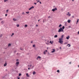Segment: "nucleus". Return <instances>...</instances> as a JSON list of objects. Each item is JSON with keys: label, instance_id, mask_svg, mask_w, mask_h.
I'll return each mask as SVG.
<instances>
[{"label": "nucleus", "instance_id": "nucleus-25", "mask_svg": "<svg viewBox=\"0 0 79 79\" xmlns=\"http://www.w3.org/2000/svg\"><path fill=\"white\" fill-rule=\"evenodd\" d=\"M26 13H27V14H29V12H26Z\"/></svg>", "mask_w": 79, "mask_h": 79}, {"label": "nucleus", "instance_id": "nucleus-39", "mask_svg": "<svg viewBox=\"0 0 79 79\" xmlns=\"http://www.w3.org/2000/svg\"><path fill=\"white\" fill-rule=\"evenodd\" d=\"M34 4H35V5H36L37 4V3H34Z\"/></svg>", "mask_w": 79, "mask_h": 79}, {"label": "nucleus", "instance_id": "nucleus-1", "mask_svg": "<svg viewBox=\"0 0 79 79\" xmlns=\"http://www.w3.org/2000/svg\"><path fill=\"white\" fill-rule=\"evenodd\" d=\"M64 37V35H62L61 36V38H60L59 39V41H58V42L61 44H63L62 43H63V38Z\"/></svg>", "mask_w": 79, "mask_h": 79}, {"label": "nucleus", "instance_id": "nucleus-15", "mask_svg": "<svg viewBox=\"0 0 79 79\" xmlns=\"http://www.w3.org/2000/svg\"><path fill=\"white\" fill-rule=\"evenodd\" d=\"M11 44H9L8 45V47H10V46H11Z\"/></svg>", "mask_w": 79, "mask_h": 79}, {"label": "nucleus", "instance_id": "nucleus-31", "mask_svg": "<svg viewBox=\"0 0 79 79\" xmlns=\"http://www.w3.org/2000/svg\"><path fill=\"white\" fill-rule=\"evenodd\" d=\"M19 76H21V73H19Z\"/></svg>", "mask_w": 79, "mask_h": 79}, {"label": "nucleus", "instance_id": "nucleus-48", "mask_svg": "<svg viewBox=\"0 0 79 79\" xmlns=\"http://www.w3.org/2000/svg\"><path fill=\"white\" fill-rule=\"evenodd\" d=\"M78 34H79V31L78 32Z\"/></svg>", "mask_w": 79, "mask_h": 79}, {"label": "nucleus", "instance_id": "nucleus-18", "mask_svg": "<svg viewBox=\"0 0 79 79\" xmlns=\"http://www.w3.org/2000/svg\"><path fill=\"white\" fill-rule=\"evenodd\" d=\"M26 75L27 77H29V75H28V73H26Z\"/></svg>", "mask_w": 79, "mask_h": 79}, {"label": "nucleus", "instance_id": "nucleus-51", "mask_svg": "<svg viewBox=\"0 0 79 79\" xmlns=\"http://www.w3.org/2000/svg\"><path fill=\"white\" fill-rule=\"evenodd\" d=\"M29 66H30V65H28V67H29Z\"/></svg>", "mask_w": 79, "mask_h": 79}, {"label": "nucleus", "instance_id": "nucleus-49", "mask_svg": "<svg viewBox=\"0 0 79 79\" xmlns=\"http://www.w3.org/2000/svg\"><path fill=\"white\" fill-rule=\"evenodd\" d=\"M17 61H18V59H17L16 60Z\"/></svg>", "mask_w": 79, "mask_h": 79}, {"label": "nucleus", "instance_id": "nucleus-44", "mask_svg": "<svg viewBox=\"0 0 79 79\" xmlns=\"http://www.w3.org/2000/svg\"><path fill=\"white\" fill-rule=\"evenodd\" d=\"M36 27H38V25H36Z\"/></svg>", "mask_w": 79, "mask_h": 79}, {"label": "nucleus", "instance_id": "nucleus-4", "mask_svg": "<svg viewBox=\"0 0 79 79\" xmlns=\"http://www.w3.org/2000/svg\"><path fill=\"white\" fill-rule=\"evenodd\" d=\"M56 10H57V9L56 8V7H55V9L52 10V11H53V12H55V10L56 11Z\"/></svg>", "mask_w": 79, "mask_h": 79}, {"label": "nucleus", "instance_id": "nucleus-24", "mask_svg": "<svg viewBox=\"0 0 79 79\" xmlns=\"http://www.w3.org/2000/svg\"><path fill=\"white\" fill-rule=\"evenodd\" d=\"M27 27V25H25V27Z\"/></svg>", "mask_w": 79, "mask_h": 79}, {"label": "nucleus", "instance_id": "nucleus-59", "mask_svg": "<svg viewBox=\"0 0 79 79\" xmlns=\"http://www.w3.org/2000/svg\"><path fill=\"white\" fill-rule=\"evenodd\" d=\"M36 0V1H37V0Z\"/></svg>", "mask_w": 79, "mask_h": 79}, {"label": "nucleus", "instance_id": "nucleus-47", "mask_svg": "<svg viewBox=\"0 0 79 79\" xmlns=\"http://www.w3.org/2000/svg\"><path fill=\"white\" fill-rule=\"evenodd\" d=\"M20 50H23V49H22L20 48Z\"/></svg>", "mask_w": 79, "mask_h": 79}, {"label": "nucleus", "instance_id": "nucleus-45", "mask_svg": "<svg viewBox=\"0 0 79 79\" xmlns=\"http://www.w3.org/2000/svg\"><path fill=\"white\" fill-rule=\"evenodd\" d=\"M33 42L32 41H31V44H32V43H33Z\"/></svg>", "mask_w": 79, "mask_h": 79}, {"label": "nucleus", "instance_id": "nucleus-42", "mask_svg": "<svg viewBox=\"0 0 79 79\" xmlns=\"http://www.w3.org/2000/svg\"><path fill=\"white\" fill-rule=\"evenodd\" d=\"M40 4H42V2H40Z\"/></svg>", "mask_w": 79, "mask_h": 79}, {"label": "nucleus", "instance_id": "nucleus-50", "mask_svg": "<svg viewBox=\"0 0 79 79\" xmlns=\"http://www.w3.org/2000/svg\"><path fill=\"white\" fill-rule=\"evenodd\" d=\"M69 64H71V62H69Z\"/></svg>", "mask_w": 79, "mask_h": 79}, {"label": "nucleus", "instance_id": "nucleus-28", "mask_svg": "<svg viewBox=\"0 0 79 79\" xmlns=\"http://www.w3.org/2000/svg\"><path fill=\"white\" fill-rule=\"evenodd\" d=\"M57 73H60V70H58L57 71Z\"/></svg>", "mask_w": 79, "mask_h": 79}, {"label": "nucleus", "instance_id": "nucleus-29", "mask_svg": "<svg viewBox=\"0 0 79 79\" xmlns=\"http://www.w3.org/2000/svg\"><path fill=\"white\" fill-rule=\"evenodd\" d=\"M6 11V13H8V10H7Z\"/></svg>", "mask_w": 79, "mask_h": 79}, {"label": "nucleus", "instance_id": "nucleus-14", "mask_svg": "<svg viewBox=\"0 0 79 79\" xmlns=\"http://www.w3.org/2000/svg\"><path fill=\"white\" fill-rule=\"evenodd\" d=\"M68 23H70V22H71V20H68L67 21Z\"/></svg>", "mask_w": 79, "mask_h": 79}, {"label": "nucleus", "instance_id": "nucleus-46", "mask_svg": "<svg viewBox=\"0 0 79 79\" xmlns=\"http://www.w3.org/2000/svg\"><path fill=\"white\" fill-rule=\"evenodd\" d=\"M50 43H52V41H51L50 42Z\"/></svg>", "mask_w": 79, "mask_h": 79}, {"label": "nucleus", "instance_id": "nucleus-23", "mask_svg": "<svg viewBox=\"0 0 79 79\" xmlns=\"http://www.w3.org/2000/svg\"><path fill=\"white\" fill-rule=\"evenodd\" d=\"M14 35V33H13L12 34V35H11V37H12L13 35Z\"/></svg>", "mask_w": 79, "mask_h": 79}, {"label": "nucleus", "instance_id": "nucleus-37", "mask_svg": "<svg viewBox=\"0 0 79 79\" xmlns=\"http://www.w3.org/2000/svg\"><path fill=\"white\" fill-rule=\"evenodd\" d=\"M33 47H35V45L34 44L33 45Z\"/></svg>", "mask_w": 79, "mask_h": 79}, {"label": "nucleus", "instance_id": "nucleus-43", "mask_svg": "<svg viewBox=\"0 0 79 79\" xmlns=\"http://www.w3.org/2000/svg\"><path fill=\"white\" fill-rule=\"evenodd\" d=\"M5 16H7V14H6L5 15Z\"/></svg>", "mask_w": 79, "mask_h": 79}, {"label": "nucleus", "instance_id": "nucleus-11", "mask_svg": "<svg viewBox=\"0 0 79 79\" xmlns=\"http://www.w3.org/2000/svg\"><path fill=\"white\" fill-rule=\"evenodd\" d=\"M1 23L2 24H4V23H5V21H2L1 22Z\"/></svg>", "mask_w": 79, "mask_h": 79}, {"label": "nucleus", "instance_id": "nucleus-21", "mask_svg": "<svg viewBox=\"0 0 79 79\" xmlns=\"http://www.w3.org/2000/svg\"><path fill=\"white\" fill-rule=\"evenodd\" d=\"M62 29H63H63H64V26H63L62 27Z\"/></svg>", "mask_w": 79, "mask_h": 79}, {"label": "nucleus", "instance_id": "nucleus-8", "mask_svg": "<svg viewBox=\"0 0 79 79\" xmlns=\"http://www.w3.org/2000/svg\"><path fill=\"white\" fill-rule=\"evenodd\" d=\"M69 36L68 35V37H66V39H67V40H69Z\"/></svg>", "mask_w": 79, "mask_h": 79}, {"label": "nucleus", "instance_id": "nucleus-54", "mask_svg": "<svg viewBox=\"0 0 79 79\" xmlns=\"http://www.w3.org/2000/svg\"><path fill=\"white\" fill-rule=\"evenodd\" d=\"M45 52H47V50H46Z\"/></svg>", "mask_w": 79, "mask_h": 79}, {"label": "nucleus", "instance_id": "nucleus-55", "mask_svg": "<svg viewBox=\"0 0 79 79\" xmlns=\"http://www.w3.org/2000/svg\"><path fill=\"white\" fill-rule=\"evenodd\" d=\"M78 68H79V65L78 66Z\"/></svg>", "mask_w": 79, "mask_h": 79}, {"label": "nucleus", "instance_id": "nucleus-10", "mask_svg": "<svg viewBox=\"0 0 79 79\" xmlns=\"http://www.w3.org/2000/svg\"><path fill=\"white\" fill-rule=\"evenodd\" d=\"M52 50L53 51H52V53H53L54 52H55V49H52Z\"/></svg>", "mask_w": 79, "mask_h": 79}, {"label": "nucleus", "instance_id": "nucleus-35", "mask_svg": "<svg viewBox=\"0 0 79 79\" xmlns=\"http://www.w3.org/2000/svg\"><path fill=\"white\" fill-rule=\"evenodd\" d=\"M43 23H45V20H44V19H43Z\"/></svg>", "mask_w": 79, "mask_h": 79}, {"label": "nucleus", "instance_id": "nucleus-13", "mask_svg": "<svg viewBox=\"0 0 79 79\" xmlns=\"http://www.w3.org/2000/svg\"><path fill=\"white\" fill-rule=\"evenodd\" d=\"M35 74H36V73L35 72V71H34L33 72V75H34Z\"/></svg>", "mask_w": 79, "mask_h": 79}, {"label": "nucleus", "instance_id": "nucleus-22", "mask_svg": "<svg viewBox=\"0 0 79 79\" xmlns=\"http://www.w3.org/2000/svg\"><path fill=\"white\" fill-rule=\"evenodd\" d=\"M79 22V19H77V23Z\"/></svg>", "mask_w": 79, "mask_h": 79}, {"label": "nucleus", "instance_id": "nucleus-9", "mask_svg": "<svg viewBox=\"0 0 79 79\" xmlns=\"http://www.w3.org/2000/svg\"><path fill=\"white\" fill-rule=\"evenodd\" d=\"M34 66H32V67H31L30 68H28V70H29V69H32V68H34Z\"/></svg>", "mask_w": 79, "mask_h": 79}, {"label": "nucleus", "instance_id": "nucleus-2", "mask_svg": "<svg viewBox=\"0 0 79 79\" xmlns=\"http://www.w3.org/2000/svg\"><path fill=\"white\" fill-rule=\"evenodd\" d=\"M58 32H64V30L62 29V27H61L60 28V29H59L58 31Z\"/></svg>", "mask_w": 79, "mask_h": 79}, {"label": "nucleus", "instance_id": "nucleus-32", "mask_svg": "<svg viewBox=\"0 0 79 79\" xmlns=\"http://www.w3.org/2000/svg\"><path fill=\"white\" fill-rule=\"evenodd\" d=\"M64 44H68V42L65 43H64Z\"/></svg>", "mask_w": 79, "mask_h": 79}, {"label": "nucleus", "instance_id": "nucleus-6", "mask_svg": "<svg viewBox=\"0 0 79 79\" xmlns=\"http://www.w3.org/2000/svg\"><path fill=\"white\" fill-rule=\"evenodd\" d=\"M41 59V57H40V56H38L36 59L37 60H39V59Z\"/></svg>", "mask_w": 79, "mask_h": 79}, {"label": "nucleus", "instance_id": "nucleus-36", "mask_svg": "<svg viewBox=\"0 0 79 79\" xmlns=\"http://www.w3.org/2000/svg\"><path fill=\"white\" fill-rule=\"evenodd\" d=\"M72 17L73 18H74V15H73L72 16Z\"/></svg>", "mask_w": 79, "mask_h": 79}, {"label": "nucleus", "instance_id": "nucleus-19", "mask_svg": "<svg viewBox=\"0 0 79 79\" xmlns=\"http://www.w3.org/2000/svg\"><path fill=\"white\" fill-rule=\"evenodd\" d=\"M13 21H17V20L15 19H13Z\"/></svg>", "mask_w": 79, "mask_h": 79}, {"label": "nucleus", "instance_id": "nucleus-56", "mask_svg": "<svg viewBox=\"0 0 79 79\" xmlns=\"http://www.w3.org/2000/svg\"><path fill=\"white\" fill-rule=\"evenodd\" d=\"M40 21V20H39L38 21Z\"/></svg>", "mask_w": 79, "mask_h": 79}, {"label": "nucleus", "instance_id": "nucleus-12", "mask_svg": "<svg viewBox=\"0 0 79 79\" xmlns=\"http://www.w3.org/2000/svg\"><path fill=\"white\" fill-rule=\"evenodd\" d=\"M7 65V63H5V64H4V66H6Z\"/></svg>", "mask_w": 79, "mask_h": 79}, {"label": "nucleus", "instance_id": "nucleus-58", "mask_svg": "<svg viewBox=\"0 0 79 79\" xmlns=\"http://www.w3.org/2000/svg\"><path fill=\"white\" fill-rule=\"evenodd\" d=\"M46 44H47V43H46Z\"/></svg>", "mask_w": 79, "mask_h": 79}, {"label": "nucleus", "instance_id": "nucleus-7", "mask_svg": "<svg viewBox=\"0 0 79 79\" xmlns=\"http://www.w3.org/2000/svg\"><path fill=\"white\" fill-rule=\"evenodd\" d=\"M66 15L67 16H71V14H69V12H68V14H67Z\"/></svg>", "mask_w": 79, "mask_h": 79}, {"label": "nucleus", "instance_id": "nucleus-33", "mask_svg": "<svg viewBox=\"0 0 79 79\" xmlns=\"http://www.w3.org/2000/svg\"><path fill=\"white\" fill-rule=\"evenodd\" d=\"M22 14V15H25V13H24V12H23Z\"/></svg>", "mask_w": 79, "mask_h": 79}, {"label": "nucleus", "instance_id": "nucleus-5", "mask_svg": "<svg viewBox=\"0 0 79 79\" xmlns=\"http://www.w3.org/2000/svg\"><path fill=\"white\" fill-rule=\"evenodd\" d=\"M34 8V6H32L30 8H29L28 10H32V9H33Z\"/></svg>", "mask_w": 79, "mask_h": 79}, {"label": "nucleus", "instance_id": "nucleus-17", "mask_svg": "<svg viewBox=\"0 0 79 79\" xmlns=\"http://www.w3.org/2000/svg\"><path fill=\"white\" fill-rule=\"evenodd\" d=\"M54 37L55 38H56V37H58V35H55L54 36Z\"/></svg>", "mask_w": 79, "mask_h": 79}, {"label": "nucleus", "instance_id": "nucleus-41", "mask_svg": "<svg viewBox=\"0 0 79 79\" xmlns=\"http://www.w3.org/2000/svg\"><path fill=\"white\" fill-rule=\"evenodd\" d=\"M48 18H50V16H49L48 17Z\"/></svg>", "mask_w": 79, "mask_h": 79}, {"label": "nucleus", "instance_id": "nucleus-53", "mask_svg": "<svg viewBox=\"0 0 79 79\" xmlns=\"http://www.w3.org/2000/svg\"><path fill=\"white\" fill-rule=\"evenodd\" d=\"M60 49H61V48L60 47Z\"/></svg>", "mask_w": 79, "mask_h": 79}, {"label": "nucleus", "instance_id": "nucleus-3", "mask_svg": "<svg viewBox=\"0 0 79 79\" xmlns=\"http://www.w3.org/2000/svg\"><path fill=\"white\" fill-rule=\"evenodd\" d=\"M19 62H17L15 64V65L16 66H19Z\"/></svg>", "mask_w": 79, "mask_h": 79}, {"label": "nucleus", "instance_id": "nucleus-20", "mask_svg": "<svg viewBox=\"0 0 79 79\" xmlns=\"http://www.w3.org/2000/svg\"><path fill=\"white\" fill-rule=\"evenodd\" d=\"M62 26V25H61V24H60L59 26V27H61Z\"/></svg>", "mask_w": 79, "mask_h": 79}, {"label": "nucleus", "instance_id": "nucleus-52", "mask_svg": "<svg viewBox=\"0 0 79 79\" xmlns=\"http://www.w3.org/2000/svg\"><path fill=\"white\" fill-rule=\"evenodd\" d=\"M20 79V78H19H19H18V79Z\"/></svg>", "mask_w": 79, "mask_h": 79}, {"label": "nucleus", "instance_id": "nucleus-16", "mask_svg": "<svg viewBox=\"0 0 79 79\" xmlns=\"http://www.w3.org/2000/svg\"><path fill=\"white\" fill-rule=\"evenodd\" d=\"M68 45H69L68 47H71V45H70V44H68L67 45V46H68Z\"/></svg>", "mask_w": 79, "mask_h": 79}, {"label": "nucleus", "instance_id": "nucleus-30", "mask_svg": "<svg viewBox=\"0 0 79 79\" xmlns=\"http://www.w3.org/2000/svg\"><path fill=\"white\" fill-rule=\"evenodd\" d=\"M45 51H44V55H45Z\"/></svg>", "mask_w": 79, "mask_h": 79}, {"label": "nucleus", "instance_id": "nucleus-26", "mask_svg": "<svg viewBox=\"0 0 79 79\" xmlns=\"http://www.w3.org/2000/svg\"><path fill=\"white\" fill-rule=\"evenodd\" d=\"M17 27H19V24H17L16 25Z\"/></svg>", "mask_w": 79, "mask_h": 79}, {"label": "nucleus", "instance_id": "nucleus-57", "mask_svg": "<svg viewBox=\"0 0 79 79\" xmlns=\"http://www.w3.org/2000/svg\"><path fill=\"white\" fill-rule=\"evenodd\" d=\"M73 2L74 1V0H72Z\"/></svg>", "mask_w": 79, "mask_h": 79}, {"label": "nucleus", "instance_id": "nucleus-27", "mask_svg": "<svg viewBox=\"0 0 79 79\" xmlns=\"http://www.w3.org/2000/svg\"><path fill=\"white\" fill-rule=\"evenodd\" d=\"M7 1H8V0H4V2H7Z\"/></svg>", "mask_w": 79, "mask_h": 79}, {"label": "nucleus", "instance_id": "nucleus-34", "mask_svg": "<svg viewBox=\"0 0 79 79\" xmlns=\"http://www.w3.org/2000/svg\"><path fill=\"white\" fill-rule=\"evenodd\" d=\"M2 34H1L0 35V37H2Z\"/></svg>", "mask_w": 79, "mask_h": 79}, {"label": "nucleus", "instance_id": "nucleus-38", "mask_svg": "<svg viewBox=\"0 0 79 79\" xmlns=\"http://www.w3.org/2000/svg\"><path fill=\"white\" fill-rule=\"evenodd\" d=\"M40 2V0H39V1H37V3H38V2Z\"/></svg>", "mask_w": 79, "mask_h": 79}, {"label": "nucleus", "instance_id": "nucleus-40", "mask_svg": "<svg viewBox=\"0 0 79 79\" xmlns=\"http://www.w3.org/2000/svg\"><path fill=\"white\" fill-rule=\"evenodd\" d=\"M31 66H32V65L30 64V67H31Z\"/></svg>", "mask_w": 79, "mask_h": 79}]
</instances>
